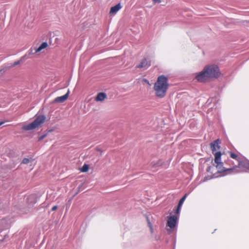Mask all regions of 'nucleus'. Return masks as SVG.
<instances>
[{"mask_svg": "<svg viewBox=\"0 0 249 249\" xmlns=\"http://www.w3.org/2000/svg\"><path fill=\"white\" fill-rule=\"evenodd\" d=\"M45 119L46 117L44 115H39L33 122L23 125L22 129L26 131L35 129L43 124Z\"/></svg>", "mask_w": 249, "mask_h": 249, "instance_id": "7ed1b4c3", "label": "nucleus"}, {"mask_svg": "<svg viewBox=\"0 0 249 249\" xmlns=\"http://www.w3.org/2000/svg\"><path fill=\"white\" fill-rule=\"evenodd\" d=\"M168 87L167 78L163 75L159 76L154 86L155 95L159 98H163L166 95Z\"/></svg>", "mask_w": 249, "mask_h": 249, "instance_id": "f257e3e1", "label": "nucleus"}, {"mask_svg": "<svg viewBox=\"0 0 249 249\" xmlns=\"http://www.w3.org/2000/svg\"><path fill=\"white\" fill-rule=\"evenodd\" d=\"M196 78L199 82H205L210 79L204 69L196 75Z\"/></svg>", "mask_w": 249, "mask_h": 249, "instance_id": "39448f33", "label": "nucleus"}, {"mask_svg": "<svg viewBox=\"0 0 249 249\" xmlns=\"http://www.w3.org/2000/svg\"><path fill=\"white\" fill-rule=\"evenodd\" d=\"M152 164L153 167H157L161 165V162L160 161H157L156 162L153 161L152 162Z\"/></svg>", "mask_w": 249, "mask_h": 249, "instance_id": "4468645a", "label": "nucleus"}, {"mask_svg": "<svg viewBox=\"0 0 249 249\" xmlns=\"http://www.w3.org/2000/svg\"><path fill=\"white\" fill-rule=\"evenodd\" d=\"M220 141L219 139H217L211 144V148L213 154H214L215 152H216L217 150L220 149Z\"/></svg>", "mask_w": 249, "mask_h": 249, "instance_id": "6e6552de", "label": "nucleus"}, {"mask_svg": "<svg viewBox=\"0 0 249 249\" xmlns=\"http://www.w3.org/2000/svg\"><path fill=\"white\" fill-rule=\"evenodd\" d=\"M45 137V135H43L39 138V141L42 140L44 137Z\"/></svg>", "mask_w": 249, "mask_h": 249, "instance_id": "4be33fe9", "label": "nucleus"}, {"mask_svg": "<svg viewBox=\"0 0 249 249\" xmlns=\"http://www.w3.org/2000/svg\"><path fill=\"white\" fill-rule=\"evenodd\" d=\"M107 98L105 93L100 92L95 97V100L97 102H103Z\"/></svg>", "mask_w": 249, "mask_h": 249, "instance_id": "9b49d317", "label": "nucleus"}, {"mask_svg": "<svg viewBox=\"0 0 249 249\" xmlns=\"http://www.w3.org/2000/svg\"><path fill=\"white\" fill-rule=\"evenodd\" d=\"M210 78L217 77L220 72L218 67L214 65L206 66L204 68Z\"/></svg>", "mask_w": 249, "mask_h": 249, "instance_id": "20e7f679", "label": "nucleus"}, {"mask_svg": "<svg viewBox=\"0 0 249 249\" xmlns=\"http://www.w3.org/2000/svg\"><path fill=\"white\" fill-rule=\"evenodd\" d=\"M69 94V90H68L67 93L65 94L64 95L60 97H57L56 98H55L53 101V103H63L68 98Z\"/></svg>", "mask_w": 249, "mask_h": 249, "instance_id": "1a4fd4ad", "label": "nucleus"}, {"mask_svg": "<svg viewBox=\"0 0 249 249\" xmlns=\"http://www.w3.org/2000/svg\"><path fill=\"white\" fill-rule=\"evenodd\" d=\"M178 217L176 215L170 216L167 220V226L170 229H174L177 224Z\"/></svg>", "mask_w": 249, "mask_h": 249, "instance_id": "423d86ee", "label": "nucleus"}, {"mask_svg": "<svg viewBox=\"0 0 249 249\" xmlns=\"http://www.w3.org/2000/svg\"><path fill=\"white\" fill-rule=\"evenodd\" d=\"M187 196V194H185V195L183 196V197H183V198H184V199H186V198Z\"/></svg>", "mask_w": 249, "mask_h": 249, "instance_id": "5701e85b", "label": "nucleus"}, {"mask_svg": "<svg viewBox=\"0 0 249 249\" xmlns=\"http://www.w3.org/2000/svg\"><path fill=\"white\" fill-rule=\"evenodd\" d=\"M48 46V44L47 42L42 43L37 48H34L35 52H33V50H30V54H36L38 53L42 52V50L46 48Z\"/></svg>", "mask_w": 249, "mask_h": 249, "instance_id": "0eeeda50", "label": "nucleus"}, {"mask_svg": "<svg viewBox=\"0 0 249 249\" xmlns=\"http://www.w3.org/2000/svg\"><path fill=\"white\" fill-rule=\"evenodd\" d=\"M57 208V207L56 206H54L53 207H52V211H55Z\"/></svg>", "mask_w": 249, "mask_h": 249, "instance_id": "aec40b11", "label": "nucleus"}, {"mask_svg": "<svg viewBox=\"0 0 249 249\" xmlns=\"http://www.w3.org/2000/svg\"><path fill=\"white\" fill-rule=\"evenodd\" d=\"M22 162L24 164H27L29 162V160L28 159H24L22 161Z\"/></svg>", "mask_w": 249, "mask_h": 249, "instance_id": "dca6fc26", "label": "nucleus"}, {"mask_svg": "<svg viewBox=\"0 0 249 249\" xmlns=\"http://www.w3.org/2000/svg\"><path fill=\"white\" fill-rule=\"evenodd\" d=\"M4 123V122H0V126L2 124H3Z\"/></svg>", "mask_w": 249, "mask_h": 249, "instance_id": "b1692460", "label": "nucleus"}, {"mask_svg": "<svg viewBox=\"0 0 249 249\" xmlns=\"http://www.w3.org/2000/svg\"><path fill=\"white\" fill-rule=\"evenodd\" d=\"M214 162L216 164V168L218 170V172L220 173H223V175H226L227 172L232 170L231 168L226 169L223 167V163L221 161V153L220 152H216L214 154Z\"/></svg>", "mask_w": 249, "mask_h": 249, "instance_id": "f03ea898", "label": "nucleus"}, {"mask_svg": "<svg viewBox=\"0 0 249 249\" xmlns=\"http://www.w3.org/2000/svg\"><path fill=\"white\" fill-rule=\"evenodd\" d=\"M122 8V6L120 3L117 4L111 8L109 14L112 15H115L116 13Z\"/></svg>", "mask_w": 249, "mask_h": 249, "instance_id": "f8f14e48", "label": "nucleus"}, {"mask_svg": "<svg viewBox=\"0 0 249 249\" xmlns=\"http://www.w3.org/2000/svg\"><path fill=\"white\" fill-rule=\"evenodd\" d=\"M19 63H20V61H17L14 63L13 66H16V65L19 64Z\"/></svg>", "mask_w": 249, "mask_h": 249, "instance_id": "412c9836", "label": "nucleus"}, {"mask_svg": "<svg viewBox=\"0 0 249 249\" xmlns=\"http://www.w3.org/2000/svg\"><path fill=\"white\" fill-rule=\"evenodd\" d=\"M153 2L156 3H160L161 2V0H152Z\"/></svg>", "mask_w": 249, "mask_h": 249, "instance_id": "6ab92c4d", "label": "nucleus"}, {"mask_svg": "<svg viewBox=\"0 0 249 249\" xmlns=\"http://www.w3.org/2000/svg\"><path fill=\"white\" fill-rule=\"evenodd\" d=\"M180 209V208H179V205H178V208L176 211V213L177 214L178 213H179Z\"/></svg>", "mask_w": 249, "mask_h": 249, "instance_id": "a211bd4d", "label": "nucleus"}, {"mask_svg": "<svg viewBox=\"0 0 249 249\" xmlns=\"http://www.w3.org/2000/svg\"><path fill=\"white\" fill-rule=\"evenodd\" d=\"M89 167L87 164H84L82 167L81 168L80 170L82 172H86L89 170Z\"/></svg>", "mask_w": 249, "mask_h": 249, "instance_id": "ddd939ff", "label": "nucleus"}, {"mask_svg": "<svg viewBox=\"0 0 249 249\" xmlns=\"http://www.w3.org/2000/svg\"><path fill=\"white\" fill-rule=\"evenodd\" d=\"M145 81H146V83H149V82L147 80H145Z\"/></svg>", "mask_w": 249, "mask_h": 249, "instance_id": "393cba45", "label": "nucleus"}, {"mask_svg": "<svg viewBox=\"0 0 249 249\" xmlns=\"http://www.w3.org/2000/svg\"><path fill=\"white\" fill-rule=\"evenodd\" d=\"M231 157L232 159H236L237 158V156L236 154H233L232 153H231Z\"/></svg>", "mask_w": 249, "mask_h": 249, "instance_id": "f3484780", "label": "nucleus"}, {"mask_svg": "<svg viewBox=\"0 0 249 249\" xmlns=\"http://www.w3.org/2000/svg\"><path fill=\"white\" fill-rule=\"evenodd\" d=\"M150 66V61L144 58L142 60L140 64L137 66L139 68H143L146 69Z\"/></svg>", "mask_w": 249, "mask_h": 249, "instance_id": "9d476101", "label": "nucleus"}, {"mask_svg": "<svg viewBox=\"0 0 249 249\" xmlns=\"http://www.w3.org/2000/svg\"><path fill=\"white\" fill-rule=\"evenodd\" d=\"M185 199H184V198L182 197L180 200H179V202L178 203V205H179V208H181L182 204L183 203Z\"/></svg>", "mask_w": 249, "mask_h": 249, "instance_id": "2eb2a0df", "label": "nucleus"}]
</instances>
